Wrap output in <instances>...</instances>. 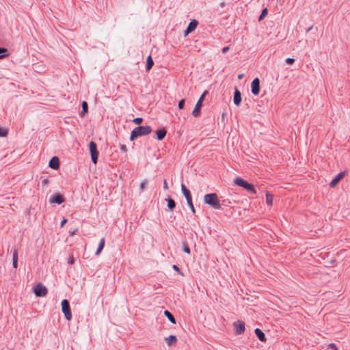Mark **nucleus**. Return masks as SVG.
<instances>
[{
	"mask_svg": "<svg viewBox=\"0 0 350 350\" xmlns=\"http://www.w3.org/2000/svg\"><path fill=\"white\" fill-rule=\"evenodd\" d=\"M204 203L216 210L221 208L219 200L215 193L206 194L204 196Z\"/></svg>",
	"mask_w": 350,
	"mask_h": 350,
	"instance_id": "1",
	"label": "nucleus"
},
{
	"mask_svg": "<svg viewBox=\"0 0 350 350\" xmlns=\"http://www.w3.org/2000/svg\"><path fill=\"white\" fill-rule=\"evenodd\" d=\"M151 131L152 129L150 126H139L135 127L131 132L130 139L133 141L138 137L148 135L151 133Z\"/></svg>",
	"mask_w": 350,
	"mask_h": 350,
	"instance_id": "2",
	"label": "nucleus"
},
{
	"mask_svg": "<svg viewBox=\"0 0 350 350\" xmlns=\"http://www.w3.org/2000/svg\"><path fill=\"white\" fill-rule=\"evenodd\" d=\"M234 183L236 185L245 188V189H247L249 191H251L254 193H256V191H255L253 185L252 184H250L249 183H247L246 180L242 179L241 178H237L234 180Z\"/></svg>",
	"mask_w": 350,
	"mask_h": 350,
	"instance_id": "3",
	"label": "nucleus"
},
{
	"mask_svg": "<svg viewBox=\"0 0 350 350\" xmlns=\"http://www.w3.org/2000/svg\"><path fill=\"white\" fill-rule=\"evenodd\" d=\"M62 310L64 314L65 318L70 321L72 319V313L70 311V306L68 301L67 299H64L62 301Z\"/></svg>",
	"mask_w": 350,
	"mask_h": 350,
	"instance_id": "4",
	"label": "nucleus"
},
{
	"mask_svg": "<svg viewBox=\"0 0 350 350\" xmlns=\"http://www.w3.org/2000/svg\"><path fill=\"white\" fill-rule=\"evenodd\" d=\"M207 94V92L206 91H204L203 92V94L201 95L200 98H199V100H198L197 103L196 104V106L192 111V115L194 116V117H198L200 114V108L202 105V101H203V99L205 97V96Z\"/></svg>",
	"mask_w": 350,
	"mask_h": 350,
	"instance_id": "5",
	"label": "nucleus"
},
{
	"mask_svg": "<svg viewBox=\"0 0 350 350\" xmlns=\"http://www.w3.org/2000/svg\"><path fill=\"white\" fill-rule=\"evenodd\" d=\"M90 151L92 162L96 164L97 163L98 152L97 150L96 144L94 142L90 143Z\"/></svg>",
	"mask_w": 350,
	"mask_h": 350,
	"instance_id": "6",
	"label": "nucleus"
},
{
	"mask_svg": "<svg viewBox=\"0 0 350 350\" xmlns=\"http://www.w3.org/2000/svg\"><path fill=\"white\" fill-rule=\"evenodd\" d=\"M245 324L243 321L239 320L234 322L233 326L234 327L236 334L240 335L243 334L245 329Z\"/></svg>",
	"mask_w": 350,
	"mask_h": 350,
	"instance_id": "7",
	"label": "nucleus"
},
{
	"mask_svg": "<svg viewBox=\"0 0 350 350\" xmlns=\"http://www.w3.org/2000/svg\"><path fill=\"white\" fill-rule=\"evenodd\" d=\"M34 293L38 297H44L47 293V289L44 285L39 284L34 287Z\"/></svg>",
	"mask_w": 350,
	"mask_h": 350,
	"instance_id": "8",
	"label": "nucleus"
},
{
	"mask_svg": "<svg viewBox=\"0 0 350 350\" xmlns=\"http://www.w3.org/2000/svg\"><path fill=\"white\" fill-rule=\"evenodd\" d=\"M251 91L254 95H258L260 92V81L258 78H255L251 83Z\"/></svg>",
	"mask_w": 350,
	"mask_h": 350,
	"instance_id": "9",
	"label": "nucleus"
},
{
	"mask_svg": "<svg viewBox=\"0 0 350 350\" xmlns=\"http://www.w3.org/2000/svg\"><path fill=\"white\" fill-rule=\"evenodd\" d=\"M198 22L193 19L192 20L188 25L187 29L184 31V36H187L189 33L194 31L197 26H198Z\"/></svg>",
	"mask_w": 350,
	"mask_h": 350,
	"instance_id": "10",
	"label": "nucleus"
},
{
	"mask_svg": "<svg viewBox=\"0 0 350 350\" xmlns=\"http://www.w3.org/2000/svg\"><path fill=\"white\" fill-rule=\"evenodd\" d=\"M49 201L51 203H57L58 204H60L62 202H64V198L60 194H56V195L52 196L50 198Z\"/></svg>",
	"mask_w": 350,
	"mask_h": 350,
	"instance_id": "11",
	"label": "nucleus"
},
{
	"mask_svg": "<svg viewBox=\"0 0 350 350\" xmlns=\"http://www.w3.org/2000/svg\"><path fill=\"white\" fill-rule=\"evenodd\" d=\"M49 167L53 170H57L59 167V159L56 157H53L49 161Z\"/></svg>",
	"mask_w": 350,
	"mask_h": 350,
	"instance_id": "12",
	"label": "nucleus"
},
{
	"mask_svg": "<svg viewBox=\"0 0 350 350\" xmlns=\"http://www.w3.org/2000/svg\"><path fill=\"white\" fill-rule=\"evenodd\" d=\"M233 101L237 106H239L241 102V92L237 88L234 91Z\"/></svg>",
	"mask_w": 350,
	"mask_h": 350,
	"instance_id": "13",
	"label": "nucleus"
},
{
	"mask_svg": "<svg viewBox=\"0 0 350 350\" xmlns=\"http://www.w3.org/2000/svg\"><path fill=\"white\" fill-rule=\"evenodd\" d=\"M165 342L167 346L170 347L172 345H174L177 342V338L176 336L170 335L168 337L165 338Z\"/></svg>",
	"mask_w": 350,
	"mask_h": 350,
	"instance_id": "14",
	"label": "nucleus"
},
{
	"mask_svg": "<svg viewBox=\"0 0 350 350\" xmlns=\"http://www.w3.org/2000/svg\"><path fill=\"white\" fill-rule=\"evenodd\" d=\"M181 190H182V192H183L184 196L186 198V200L190 201V200L192 199L191 195L190 193L189 190L187 189L183 184L181 185Z\"/></svg>",
	"mask_w": 350,
	"mask_h": 350,
	"instance_id": "15",
	"label": "nucleus"
},
{
	"mask_svg": "<svg viewBox=\"0 0 350 350\" xmlns=\"http://www.w3.org/2000/svg\"><path fill=\"white\" fill-rule=\"evenodd\" d=\"M343 176H344V173H343V172H341V173L338 174L336 176V177L335 178H334V179L331 181V183H330V184H329L330 187H334L338 184V183L339 182V180H340L343 177Z\"/></svg>",
	"mask_w": 350,
	"mask_h": 350,
	"instance_id": "16",
	"label": "nucleus"
},
{
	"mask_svg": "<svg viewBox=\"0 0 350 350\" xmlns=\"http://www.w3.org/2000/svg\"><path fill=\"white\" fill-rule=\"evenodd\" d=\"M104 246H105V238H102L100 240L98 248H97V250L96 251V253H95V254L96 256L100 255V254L101 253L102 250H103Z\"/></svg>",
	"mask_w": 350,
	"mask_h": 350,
	"instance_id": "17",
	"label": "nucleus"
},
{
	"mask_svg": "<svg viewBox=\"0 0 350 350\" xmlns=\"http://www.w3.org/2000/svg\"><path fill=\"white\" fill-rule=\"evenodd\" d=\"M254 332H255L256 336L260 341H262V342L265 341V334L260 329L256 328Z\"/></svg>",
	"mask_w": 350,
	"mask_h": 350,
	"instance_id": "18",
	"label": "nucleus"
},
{
	"mask_svg": "<svg viewBox=\"0 0 350 350\" xmlns=\"http://www.w3.org/2000/svg\"><path fill=\"white\" fill-rule=\"evenodd\" d=\"M164 315L168 319V320L173 324H176V319L174 316L168 311H164Z\"/></svg>",
	"mask_w": 350,
	"mask_h": 350,
	"instance_id": "19",
	"label": "nucleus"
},
{
	"mask_svg": "<svg viewBox=\"0 0 350 350\" xmlns=\"http://www.w3.org/2000/svg\"><path fill=\"white\" fill-rule=\"evenodd\" d=\"M166 135L165 129H160L157 131V137L159 140H162Z\"/></svg>",
	"mask_w": 350,
	"mask_h": 350,
	"instance_id": "20",
	"label": "nucleus"
},
{
	"mask_svg": "<svg viewBox=\"0 0 350 350\" xmlns=\"http://www.w3.org/2000/svg\"><path fill=\"white\" fill-rule=\"evenodd\" d=\"M273 196L272 194L269 193L268 191L266 192V203L267 205L271 206L273 204Z\"/></svg>",
	"mask_w": 350,
	"mask_h": 350,
	"instance_id": "21",
	"label": "nucleus"
},
{
	"mask_svg": "<svg viewBox=\"0 0 350 350\" xmlns=\"http://www.w3.org/2000/svg\"><path fill=\"white\" fill-rule=\"evenodd\" d=\"M9 55V51L5 48H0V59L5 57Z\"/></svg>",
	"mask_w": 350,
	"mask_h": 350,
	"instance_id": "22",
	"label": "nucleus"
},
{
	"mask_svg": "<svg viewBox=\"0 0 350 350\" xmlns=\"http://www.w3.org/2000/svg\"><path fill=\"white\" fill-rule=\"evenodd\" d=\"M153 64H154V62H153V60H152L151 56L150 55L148 56L147 64H146V70H149L152 68Z\"/></svg>",
	"mask_w": 350,
	"mask_h": 350,
	"instance_id": "23",
	"label": "nucleus"
},
{
	"mask_svg": "<svg viewBox=\"0 0 350 350\" xmlns=\"http://www.w3.org/2000/svg\"><path fill=\"white\" fill-rule=\"evenodd\" d=\"M88 103L85 101L82 103V111L81 112V116H84L86 112L88 111Z\"/></svg>",
	"mask_w": 350,
	"mask_h": 350,
	"instance_id": "24",
	"label": "nucleus"
},
{
	"mask_svg": "<svg viewBox=\"0 0 350 350\" xmlns=\"http://www.w3.org/2000/svg\"><path fill=\"white\" fill-rule=\"evenodd\" d=\"M166 201L167 203V206L170 209H173L176 206L175 202L172 199L167 198Z\"/></svg>",
	"mask_w": 350,
	"mask_h": 350,
	"instance_id": "25",
	"label": "nucleus"
},
{
	"mask_svg": "<svg viewBox=\"0 0 350 350\" xmlns=\"http://www.w3.org/2000/svg\"><path fill=\"white\" fill-rule=\"evenodd\" d=\"M147 184H148V181L146 179H144L142 181V183H140V185H139V188L142 191H143L146 189Z\"/></svg>",
	"mask_w": 350,
	"mask_h": 350,
	"instance_id": "26",
	"label": "nucleus"
},
{
	"mask_svg": "<svg viewBox=\"0 0 350 350\" xmlns=\"http://www.w3.org/2000/svg\"><path fill=\"white\" fill-rule=\"evenodd\" d=\"M182 247H183V250L185 253H187V254H190V249H189V247H188V245H187V244L186 243H183V246H182Z\"/></svg>",
	"mask_w": 350,
	"mask_h": 350,
	"instance_id": "27",
	"label": "nucleus"
},
{
	"mask_svg": "<svg viewBox=\"0 0 350 350\" xmlns=\"http://www.w3.org/2000/svg\"><path fill=\"white\" fill-rule=\"evenodd\" d=\"M8 135V131L7 129L0 127V137H5Z\"/></svg>",
	"mask_w": 350,
	"mask_h": 350,
	"instance_id": "28",
	"label": "nucleus"
},
{
	"mask_svg": "<svg viewBox=\"0 0 350 350\" xmlns=\"http://www.w3.org/2000/svg\"><path fill=\"white\" fill-rule=\"evenodd\" d=\"M187 204H188L189 207L190 208L191 212L193 213H195L196 211H195V208H194L193 202H192V199L190 200V201H187Z\"/></svg>",
	"mask_w": 350,
	"mask_h": 350,
	"instance_id": "29",
	"label": "nucleus"
},
{
	"mask_svg": "<svg viewBox=\"0 0 350 350\" xmlns=\"http://www.w3.org/2000/svg\"><path fill=\"white\" fill-rule=\"evenodd\" d=\"M12 260L14 261H18V250L16 249H15L13 252Z\"/></svg>",
	"mask_w": 350,
	"mask_h": 350,
	"instance_id": "30",
	"label": "nucleus"
},
{
	"mask_svg": "<svg viewBox=\"0 0 350 350\" xmlns=\"http://www.w3.org/2000/svg\"><path fill=\"white\" fill-rule=\"evenodd\" d=\"M267 14V9H264V10L262 11V13H261V14L260 15L258 20H259V21H261V20H262V19L265 16V15H266Z\"/></svg>",
	"mask_w": 350,
	"mask_h": 350,
	"instance_id": "31",
	"label": "nucleus"
},
{
	"mask_svg": "<svg viewBox=\"0 0 350 350\" xmlns=\"http://www.w3.org/2000/svg\"><path fill=\"white\" fill-rule=\"evenodd\" d=\"M143 121V119L142 118H136L133 119V122L137 124H139Z\"/></svg>",
	"mask_w": 350,
	"mask_h": 350,
	"instance_id": "32",
	"label": "nucleus"
},
{
	"mask_svg": "<svg viewBox=\"0 0 350 350\" xmlns=\"http://www.w3.org/2000/svg\"><path fill=\"white\" fill-rule=\"evenodd\" d=\"M184 105H185V100L182 99L178 103V108L180 109H182L184 107Z\"/></svg>",
	"mask_w": 350,
	"mask_h": 350,
	"instance_id": "33",
	"label": "nucleus"
},
{
	"mask_svg": "<svg viewBox=\"0 0 350 350\" xmlns=\"http://www.w3.org/2000/svg\"><path fill=\"white\" fill-rule=\"evenodd\" d=\"M286 62L288 64H292L295 62L294 58L288 57L286 59Z\"/></svg>",
	"mask_w": 350,
	"mask_h": 350,
	"instance_id": "34",
	"label": "nucleus"
},
{
	"mask_svg": "<svg viewBox=\"0 0 350 350\" xmlns=\"http://www.w3.org/2000/svg\"><path fill=\"white\" fill-rule=\"evenodd\" d=\"M172 268H173L175 271H176L177 272H178L180 274L183 275V273L180 272V269L178 268V267L177 265H173V267H172Z\"/></svg>",
	"mask_w": 350,
	"mask_h": 350,
	"instance_id": "35",
	"label": "nucleus"
},
{
	"mask_svg": "<svg viewBox=\"0 0 350 350\" xmlns=\"http://www.w3.org/2000/svg\"><path fill=\"white\" fill-rule=\"evenodd\" d=\"M329 347L330 348H332V349H333V350H338L336 346L334 344H333V343L329 344Z\"/></svg>",
	"mask_w": 350,
	"mask_h": 350,
	"instance_id": "36",
	"label": "nucleus"
},
{
	"mask_svg": "<svg viewBox=\"0 0 350 350\" xmlns=\"http://www.w3.org/2000/svg\"><path fill=\"white\" fill-rule=\"evenodd\" d=\"M68 263L70 265H72L74 263V258L73 257H70L68 260Z\"/></svg>",
	"mask_w": 350,
	"mask_h": 350,
	"instance_id": "37",
	"label": "nucleus"
},
{
	"mask_svg": "<svg viewBox=\"0 0 350 350\" xmlns=\"http://www.w3.org/2000/svg\"><path fill=\"white\" fill-rule=\"evenodd\" d=\"M230 47L229 46H226V47H224L222 49V53H226L228 50H229Z\"/></svg>",
	"mask_w": 350,
	"mask_h": 350,
	"instance_id": "38",
	"label": "nucleus"
},
{
	"mask_svg": "<svg viewBox=\"0 0 350 350\" xmlns=\"http://www.w3.org/2000/svg\"><path fill=\"white\" fill-rule=\"evenodd\" d=\"M120 149H121V150H122L124 152H126L127 150L126 145H122L120 146Z\"/></svg>",
	"mask_w": 350,
	"mask_h": 350,
	"instance_id": "39",
	"label": "nucleus"
},
{
	"mask_svg": "<svg viewBox=\"0 0 350 350\" xmlns=\"http://www.w3.org/2000/svg\"><path fill=\"white\" fill-rule=\"evenodd\" d=\"M163 189H168V186H167V183L166 182V180H165L164 182H163Z\"/></svg>",
	"mask_w": 350,
	"mask_h": 350,
	"instance_id": "40",
	"label": "nucleus"
},
{
	"mask_svg": "<svg viewBox=\"0 0 350 350\" xmlns=\"http://www.w3.org/2000/svg\"><path fill=\"white\" fill-rule=\"evenodd\" d=\"M12 265H13V267H14V268H17V266H18V261H14V260H13V262H12Z\"/></svg>",
	"mask_w": 350,
	"mask_h": 350,
	"instance_id": "41",
	"label": "nucleus"
},
{
	"mask_svg": "<svg viewBox=\"0 0 350 350\" xmlns=\"http://www.w3.org/2000/svg\"><path fill=\"white\" fill-rule=\"evenodd\" d=\"M66 222L67 219H64V220H62L60 224L61 227H63Z\"/></svg>",
	"mask_w": 350,
	"mask_h": 350,
	"instance_id": "42",
	"label": "nucleus"
},
{
	"mask_svg": "<svg viewBox=\"0 0 350 350\" xmlns=\"http://www.w3.org/2000/svg\"><path fill=\"white\" fill-rule=\"evenodd\" d=\"M243 74H240L238 75V79H241L243 78Z\"/></svg>",
	"mask_w": 350,
	"mask_h": 350,
	"instance_id": "43",
	"label": "nucleus"
},
{
	"mask_svg": "<svg viewBox=\"0 0 350 350\" xmlns=\"http://www.w3.org/2000/svg\"><path fill=\"white\" fill-rule=\"evenodd\" d=\"M42 183H44V184L46 183H47V180L46 179L43 180Z\"/></svg>",
	"mask_w": 350,
	"mask_h": 350,
	"instance_id": "44",
	"label": "nucleus"
}]
</instances>
